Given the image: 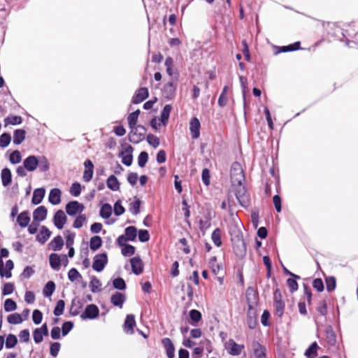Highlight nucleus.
<instances>
[{
  "label": "nucleus",
  "mask_w": 358,
  "mask_h": 358,
  "mask_svg": "<svg viewBox=\"0 0 358 358\" xmlns=\"http://www.w3.org/2000/svg\"><path fill=\"white\" fill-rule=\"evenodd\" d=\"M252 358H266V348L258 342L252 343Z\"/></svg>",
  "instance_id": "obj_18"
},
{
  "label": "nucleus",
  "mask_w": 358,
  "mask_h": 358,
  "mask_svg": "<svg viewBox=\"0 0 358 358\" xmlns=\"http://www.w3.org/2000/svg\"><path fill=\"white\" fill-rule=\"evenodd\" d=\"M1 178L3 186H8L12 181V174L10 170L8 168L3 169L1 173Z\"/></svg>",
  "instance_id": "obj_28"
},
{
  "label": "nucleus",
  "mask_w": 358,
  "mask_h": 358,
  "mask_svg": "<svg viewBox=\"0 0 358 358\" xmlns=\"http://www.w3.org/2000/svg\"><path fill=\"white\" fill-rule=\"evenodd\" d=\"M101 284L100 280L96 277L93 276L90 282V287L92 292H96L100 291V287Z\"/></svg>",
  "instance_id": "obj_48"
},
{
  "label": "nucleus",
  "mask_w": 358,
  "mask_h": 358,
  "mask_svg": "<svg viewBox=\"0 0 358 358\" xmlns=\"http://www.w3.org/2000/svg\"><path fill=\"white\" fill-rule=\"evenodd\" d=\"M125 300L126 298L124 294L118 292L113 294L110 298V301L113 303V305L115 306H118L120 308L122 307Z\"/></svg>",
  "instance_id": "obj_24"
},
{
  "label": "nucleus",
  "mask_w": 358,
  "mask_h": 358,
  "mask_svg": "<svg viewBox=\"0 0 358 358\" xmlns=\"http://www.w3.org/2000/svg\"><path fill=\"white\" fill-rule=\"evenodd\" d=\"M99 314V308L94 304L87 305L81 314L80 317L82 320H93L96 318Z\"/></svg>",
  "instance_id": "obj_8"
},
{
  "label": "nucleus",
  "mask_w": 358,
  "mask_h": 358,
  "mask_svg": "<svg viewBox=\"0 0 358 358\" xmlns=\"http://www.w3.org/2000/svg\"><path fill=\"white\" fill-rule=\"evenodd\" d=\"M209 265L212 270V272L215 275H218L220 273V271L222 269V265L217 263L215 257H213L210 259Z\"/></svg>",
  "instance_id": "obj_41"
},
{
  "label": "nucleus",
  "mask_w": 358,
  "mask_h": 358,
  "mask_svg": "<svg viewBox=\"0 0 358 358\" xmlns=\"http://www.w3.org/2000/svg\"><path fill=\"white\" fill-rule=\"evenodd\" d=\"M60 348H61V345L59 342H55V343H52L50 345V355L54 357H56L58 354H59V352L60 350Z\"/></svg>",
  "instance_id": "obj_62"
},
{
  "label": "nucleus",
  "mask_w": 358,
  "mask_h": 358,
  "mask_svg": "<svg viewBox=\"0 0 358 358\" xmlns=\"http://www.w3.org/2000/svg\"><path fill=\"white\" fill-rule=\"evenodd\" d=\"M23 165L28 171H34L38 166V158L34 155L27 157L23 162Z\"/></svg>",
  "instance_id": "obj_16"
},
{
  "label": "nucleus",
  "mask_w": 358,
  "mask_h": 358,
  "mask_svg": "<svg viewBox=\"0 0 358 358\" xmlns=\"http://www.w3.org/2000/svg\"><path fill=\"white\" fill-rule=\"evenodd\" d=\"M8 322L13 324H17L22 322L23 320L19 313H13L8 316Z\"/></svg>",
  "instance_id": "obj_43"
},
{
  "label": "nucleus",
  "mask_w": 358,
  "mask_h": 358,
  "mask_svg": "<svg viewBox=\"0 0 358 358\" xmlns=\"http://www.w3.org/2000/svg\"><path fill=\"white\" fill-rule=\"evenodd\" d=\"M132 152H133V148L129 145L119 155V156L122 157V162L127 166H131L132 164V162H133Z\"/></svg>",
  "instance_id": "obj_11"
},
{
  "label": "nucleus",
  "mask_w": 358,
  "mask_h": 358,
  "mask_svg": "<svg viewBox=\"0 0 358 358\" xmlns=\"http://www.w3.org/2000/svg\"><path fill=\"white\" fill-rule=\"evenodd\" d=\"M108 263V257L106 253L97 254L94 257L92 268L97 272H101L103 270Z\"/></svg>",
  "instance_id": "obj_5"
},
{
  "label": "nucleus",
  "mask_w": 358,
  "mask_h": 358,
  "mask_svg": "<svg viewBox=\"0 0 358 358\" xmlns=\"http://www.w3.org/2000/svg\"><path fill=\"white\" fill-rule=\"evenodd\" d=\"M14 264L12 260H7L3 266V262L2 259H0V275L1 277H6V278H9L11 277V270L13 268Z\"/></svg>",
  "instance_id": "obj_12"
},
{
  "label": "nucleus",
  "mask_w": 358,
  "mask_h": 358,
  "mask_svg": "<svg viewBox=\"0 0 358 358\" xmlns=\"http://www.w3.org/2000/svg\"><path fill=\"white\" fill-rule=\"evenodd\" d=\"M48 214L47 208L44 206H41L36 208L33 213L34 221L39 222L46 219Z\"/></svg>",
  "instance_id": "obj_17"
},
{
  "label": "nucleus",
  "mask_w": 358,
  "mask_h": 358,
  "mask_svg": "<svg viewBox=\"0 0 358 358\" xmlns=\"http://www.w3.org/2000/svg\"><path fill=\"white\" fill-rule=\"evenodd\" d=\"M106 185L112 191H117L120 189V182L117 178L113 175H111L108 178Z\"/></svg>",
  "instance_id": "obj_32"
},
{
  "label": "nucleus",
  "mask_w": 358,
  "mask_h": 358,
  "mask_svg": "<svg viewBox=\"0 0 358 358\" xmlns=\"http://www.w3.org/2000/svg\"><path fill=\"white\" fill-rule=\"evenodd\" d=\"M38 166L41 171H46L49 169V162L46 157L42 156L38 159Z\"/></svg>",
  "instance_id": "obj_56"
},
{
  "label": "nucleus",
  "mask_w": 358,
  "mask_h": 358,
  "mask_svg": "<svg viewBox=\"0 0 358 358\" xmlns=\"http://www.w3.org/2000/svg\"><path fill=\"white\" fill-rule=\"evenodd\" d=\"M231 178L233 184L245 182V176L240 163L234 162L231 168Z\"/></svg>",
  "instance_id": "obj_2"
},
{
  "label": "nucleus",
  "mask_w": 358,
  "mask_h": 358,
  "mask_svg": "<svg viewBox=\"0 0 358 358\" xmlns=\"http://www.w3.org/2000/svg\"><path fill=\"white\" fill-rule=\"evenodd\" d=\"M17 342V337L13 334H9L6 338V348L8 349L12 348L15 346Z\"/></svg>",
  "instance_id": "obj_57"
},
{
  "label": "nucleus",
  "mask_w": 358,
  "mask_h": 358,
  "mask_svg": "<svg viewBox=\"0 0 358 358\" xmlns=\"http://www.w3.org/2000/svg\"><path fill=\"white\" fill-rule=\"evenodd\" d=\"M9 160L11 164H16L21 162L22 156L18 150L13 151L9 157Z\"/></svg>",
  "instance_id": "obj_53"
},
{
  "label": "nucleus",
  "mask_w": 358,
  "mask_h": 358,
  "mask_svg": "<svg viewBox=\"0 0 358 358\" xmlns=\"http://www.w3.org/2000/svg\"><path fill=\"white\" fill-rule=\"evenodd\" d=\"M84 205L77 201H70L66 205V213L70 216H75L77 214H82V212L84 210Z\"/></svg>",
  "instance_id": "obj_6"
},
{
  "label": "nucleus",
  "mask_w": 358,
  "mask_h": 358,
  "mask_svg": "<svg viewBox=\"0 0 358 358\" xmlns=\"http://www.w3.org/2000/svg\"><path fill=\"white\" fill-rule=\"evenodd\" d=\"M49 262L51 268L55 271H59L62 264L61 257L56 253L50 254Z\"/></svg>",
  "instance_id": "obj_25"
},
{
  "label": "nucleus",
  "mask_w": 358,
  "mask_h": 358,
  "mask_svg": "<svg viewBox=\"0 0 358 358\" xmlns=\"http://www.w3.org/2000/svg\"><path fill=\"white\" fill-rule=\"evenodd\" d=\"M140 205L141 201L138 199H136L134 201L131 202L129 205V210L133 215H137L139 213L140 210Z\"/></svg>",
  "instance_id": "obj_55"
},
{
  "label": "nucleus",
  "mask_w": 358,
  "mask_h": 358,
  "mask_svg": "<svg viewBox=\"0 0 358 358\" xmlns=\"http://www.w3.org/2000/svg\"><path fill=\"white\" fill-rule=\"evenodd\" d=\"M61 191L58 188L52 189L50 192L48 201L53 205H57L61 202Z\"/></svg>",
  "instance_id": "obj_23"
},
{
  "label": "nucleus",
  "mask_w": 358,
  "mask_h": 358,
  "mask_svg": "<svg viewBox=\"0 0 358 358\" xmlns=\"http://www.w3.org/2000/svg\"><path fill=\"white\" fill-rule=\"evenodd\" d=\"M68 278L70 281L73 282L78 279H81L82 275L76 268H73L69 270L68 273Z\"/></svg>",
  "instance_id": "obj_58"
},
{
  "label": "nucleus",
  "mask_w": 358,
  "mask_h": 358,
  "mask_svg": "<svg viewBox=\"0 0 358 358\" xmlns=\"http://www.w3.org/2000/svg\"><path fill=\"white\" fill-rule=\"evenodd\" d=\"M65 303L64 300H59L57 302V305L54 310V315L56 316H59L63 314L64 310Z\"/></svg>",
  "instance_id": "obj_51"
},
{
  "label": "nucleus",
  "mask_w": 358,
  "mask_h": 358,
  "mask_svg": "<svg viewBox=\"0 0 358 358\" xmlns=\"http://www.w3.org/2000/svg\"><path fill=\"white\" fill-rule=\"evenodd\" d=\"M148 143L153 148H156L159 145V139L153 134H148L147 136Z\"/></svg>",
  "instance_id": "obj_63"
},
{
  "label": "nucleus",
  "mask_w": 358,
  "mask_h": 358,
  "mask_svg": "<svg viewBox=\"0 0 358 358\" xmlns=\"http://www.w3.org/2000/svg\"><path fill=\"white\" fill-rule=\"evenodd\" d=\"M113 285L114 288L119 290H124L126 289L125 281L122 278H117L113 280Z\"/></svg>",
  "instance_id": "obj_54"
},
{
  "label": "nucleus",
  "mask_w": 358,
  "mask_h": 358,
  "mask_svg": "<svg viewBox=\"0 0 358 358\" xmlns=\"http://www.w3.org/2000/svg\"><path fill=\"white\" fill-rule=\"evenodd\" d=\"M326 339L330 345H334L336 343V336L331 328H329L325 331Z\"/></svg>",
  "instance_id": "obj_59"
},
{
  "label": "nucleus",
  "mask_w": 358,
  "mask_h": 358,
  "mask_svg": "<svg viewBox=\"0 0 358 358\" xmlns=\"http://www.w3.org/2000/svg\"><path fill=\"white\" fill-rule=\"evenodd\" d=\"M17 309L16 303L11 299H7L4 302V310L6 312L13 311Z\"/></svg>",
  "instance_id": "obj_49"
},
{
  "label": "nucleus",
  "mask_w": 358,
  "mask_h": 358,
  "mask_svg": "<svg viewBox=\"0 0 358 358\" xmlns=\"http://www.w3.org/2000/svg\"><path fill=\"white\" fill-rule=\"evenodd\" d=\"M112 214V207L108 203H105L102 206L100 210V216L104 219H108Z\"/></svg>",
  "instance_id": "obj_40"
},
{
  "label": "nucleus",
  "mask_w": 358,
  "mask_h": 358,
  "mask_svg": "<svg viewBox=\"0 0 358 358\" xmlns=\"http://www.w3.org/2000/svg\"><path fill=\"white\" fill-rule=\"evenodd\" d=\"M67 220V217L62 210H57L53 217V222L55 226L59 229H63Z\"/></svg>",
  "instance_id": "obj_13"
},
{
  "label": "nucleus",
  "mask_w": 358,
  "mask_h": 358,
  "mask_svg": "<svg viewBox=\"0 0 358 358\" xmlns=\"http://www.w3.org/2000/svg\"><path fill=\"white\" fill-rule=\"evenodd\" d=\"M4 121L6 124L17 125L22 123V119L20 116L12 115L5 118Z\"/></svg>",
  "instance_id": "obj_45"
},
{
  "label": "nucleus",
  "mask_w": 358,
  "mask_h": 358,
  "mask_svg": "<svg viewBox=\"0 0 358 358\" xmlns=\"http://www.w3.org/2000/svg\"><path fill=\"white\" fill-rule=\"evenodd\" d=\"M177 85V80H172L171 81L167 83L164 86V89L162 91L164 96L169 100L173 99L176 95Z\"/></svg>",
  "instance_id": "obj_9"
},
{
  "label": "nucleus",
  "mask_w": 358,
  "mask_h": 358,
  "mask_svg": "<svg viewBox=\"0 0 358 358\" xmlns=\"http://www.w3.org/2000/svg\"><path fill=\"white\" fill-rule=\"evenodd\" d=\"M172 106L170 104L166 105L161 113L160 121L165 126L169 120Z\"/></svg>",
  "instance_id": "obj_33"
},
{
  "label": "nucleus",
  "mask_w": 358,
  "mask_h": 358,
  "mask_svg": "<svg viewBox=\"0 0 358 358\" xmlns=\"http://www.w3.org/2000/svg\"><path fill=\"white\" fill-rule=\"evenodd\" d=\"M124 236L129 241H135L137 236V229L134 226L127 227L124 230Z\"/></svg>",
  "instance_id": "obj_34"
},
{
  "label": "nucleus",
  "mask_w": 358,
  "mask_h": 358,
  "mask_svg": "<svg viewBox=\"0 0 358 358\" xmlns=\"http://www.w3.org/2000/svg\"><path fill=\"white\" fill-rule=\"evenodd\" d=\"M189 315L191 320L190 324L194 326H196L202 317L201 313L195 309L191 310L189 313Z\"/></svg>",
  "instance_id": "obj_35"
},
{
  "label": "nucleus",
  "mask_w": 358,
  "mask_h": 358,
  "mask_svg": "<svg viewBox=\"0 0 358 358\" xmlns=\"http://www.w3.org/2000/svg\"><path fill=\"white\" fill-rule=\"evenodd\" d=\"M274 308L275 314L278 317H282L284 313L285 303L282 300V295L279 290L274 292Z\"/></svg>",
  "instance_id": "obj_10"
},
{
  "label": "nucleus",
  "mask_w": 358,
  "mask_h": 358,
  "mask_svg": "<svg viewBox=\"0 0 358 358\" xmlns=\"http://www.w3.org/2000/svg\"><path fill=\"white\" fill-rule=\"evenodd\" d=\"M17 222L21 227H26L30 222V217L27 211L21 213L17 217Z\"/></svg>",
  "instance_id": "obj_31"
},
{
  "label": "nucleus",
  "mask_w": 358,
  "mask_h": 358,
  "mask_svg": "<svg viewBox=\"0 0 358 358\" xmlns=\"http://www.w3.org/2000/svg\"><path fill=\"white\" fill-rule=\"evenodd\" d=\"M200 127L201 124L199 119L196 117H192L189 122V130L192 138L196 139L199 137Z\"/></svg>",
  "instance_id": "obj_14"
},
{
  "label": "nucleus",
  "mask_w": 358,
  "mask_h": 358,
  "mask_svg": "<svg viewBox=\"0 0 358 358\" xmlns=\"http://www.w3.org/2000/svg\"><path fill=\"white\" fill-rule=\"evenodd\" d=\"M50 235L51 231L45 226H42L40 233L36 236V240L43 244L48 241Z\"/></svg>",
  "instance_id": "obj_27"
},
{
  "label": "nucleus",
  "mask_w": 358,
  "mask_h": 358,
  "mask_svg": "<svg viewBox=\"0 0 358 358\" xmlns=\"http://www.w3.org/2000/svg\"><path fill=\"white\" fill-rule=\"evenodd\" d=\"M131 269L134 273L139 275L143 272V264L138 257H135L130 260Z\"/></svg>",
  "instance_id": "obj_20"
},
{
  "label": "nucleus",
  "mask_w": 358,
  "mask_h": 358,
  "mask_svg": "<svg viewBox=\"0 0 358 358\" xmlns=\"http://www.w3.org/2000/svg\"><path fill=\"white\" fill-rule=\"evenodd\" d=\"M11 141V136L8 133H3L0 136V146L1 148L7 147Z\"/></svg>",
  "instance_id": "obj_50"
},
{
  "label": "nucleus",
  "mask_w": 358,
  "mask_h": 358,
  "mask_svg": "<svg viewBox=\"0 0 358 358\" xmlns=\"http://www.w3.org/2000/svg\"><path fill=\"white\" fill-rule=\"evenodd\" d=\"M50 246L54 251L60 250L64 245V241L61 236H57L50 243Z\"/></svg>",
  "instance_id": "obj_30"
},
{
  "label": "nucleus",
  "mask_w": 358,
  "mask_h": 358,
  "mask_svg": "<svg viewBox=\"0 0 358 358\" xmlns=\"http://www.w3.org/2000/svg\"><path fill=\"white\" fill-rule=\"evenodd\" d=\"M148 160V154L143 151L140 153L138 157V164L140 167H144Z\"/></svg>",
  "instance_id": "obj_61"
},
{
  "label": "nucleus",
  "mask_w": 358,
  "mask_h": 358,
  "mask_svg": "<svg viewBox=\"0 0 358 358\" xmlns=\"http://www.w3.org/2000/svg\"><path fill=\"white\" fill-rule=\"evenodd\" d=\"M45 190L44 188H38L34 191L31 202L34 205H38L43 199L45 196Z\"/></svg>",
  "instance_id": "obj_26"
},
{
  "label": "nucleus",
  "mask_w": 358,
  "mask_h": 358,
  "mask_svg": "<svg viewBox=\"0 0 358 358\" xmlns=\"http://www.w3.org/2000/svg\"><path fill=\"white\" fill-rule=\"evenodd\" d=\"M81 308L82 306L79 301L73 300L69 311L70 314L73 316L78 315Z\"/></svg>",
  "instance_id": "obj_46"
},
{
  "label": "nucleus",
  "mask_w": 358,
  "mask_h": 358,
  "mask_svg": "<svg viewBox=\"0 0 358 358\" xmlns=\"http://www.w3.org/2000/svg\"><path fill=\"white\" fill-rule=\"evenodd\" d=\"M135 247L127 244L122 248V254L126 257L131 256L135 253Z\"/></svg>",
  "instance_id": "obj_60"
},
{
  "label": "nucleus",
  "mask_w": 358,
  "mask_h": 358,
  "mask_svg": "<svg viewBox=\"0 0 358 358\" xmlns=\"http://www.w3.org/2000/svg\"><path fill=\"white\" fill-rule=\"evenodd\" d=\"M84 166L85 167V170L83 173V180L85 182H90L93 176L94 165L91 160L87 159L84 163Z\"/></svg>",
  "instance_id": "obj_19"
},
{
  "label": "nucleus",
  "mask_w": 358,
  "mask_h": 358,
  "mask_svg": "<svg viewBox=\"0 0 358 358\" xmlns=\"http://www.w3.org/2000/svg\"><path fill=\"white\" fill-rule=\"evenodd\" d=\"M318 348V345L316 342L313 343L309 348L306 350L305 355L311 358L312 357L317 355V350Z\"/></svg>",
  "instance_id": "obj_47"
},
{
  "label": "nucleus",
  "mask_w": 358,
  "mask_h": 358,
  "mask_svg": "<svg viewBox=\"0 0 358 358\" xmlns=\"http://www.w3.org/2000/svg\"><path fill=\"white\" fill-rule=\"evenodd\" d=\"M26 132L24 129H18L13 133V143L15 145L21 144L25 139Z\"/></svg>",
  "instance_id": "obj_29"
},
{
  "label": "nucleus",
  "mask_w": 358,
  "mask_h": 358,
  "mask_svg": "<svg viewBox=\"0 0 358 358\" xmlns=\"http://www.w3.org/2000/svg\"><path fill=\"white\" fill-rule=\"evenodd\" d=\"M232 189L240 205L246 208L250 204V195L244 185V182L232 183Z\"/></svg>",
  "instance_id": "obj_1"
},
{
  "label": "nucleus",
  "mask_w": 358,
  "mask_h": 358,
  "mask_svg": "<svg viewBox=\"0 0 358 358\" xmlns=\"http://www.w3.org/2000/svg\"><path fill=\"white\" fill-rule=\"evenodd\" d=\"M225 349L228 353L233 356H238L241 354L244 348L243 345L237 344L233 339H229L224 344Z\"/></svg>",
  "instance_id": "obj_7"
},
{
  "label": "nucleus",
  "mask_w": 358,
  "mask_h": 358,
  "mask_svg": "<svg viewBox=\"0 0 358 358\" xmlns=\"http://www.w3.org/2000/svg\"><path fill=\"white\" fill-rule=\"evenodd\" d=\"M211 238L213 243L217 246L220 247L222 245L221 240V231L219 228L215 229L211 235Z\"/></svg>",
  "instance_id": "obj_42"
},
{
  "label": "nucleus",
  "mask_w": 358,
  "mask_h": 358,
  "mask_svg": "<svg viewBox=\"0 0 358 358\" xmlns=\"http://www.w3.org/2000/svg\"><path fill=\"white\" fill-rule=\"evenodd\" d=\"M32 320L35 324H39L43 320V313L39 310H34L32 313Z\"/></svg>",
  "instance_id": "obj_64"
},
{
  "label": "nucleus",
  "mask_w": 358,
  "mask_h": 358,
  "mask_svg": "<svg viewBox=\"0 0 358 358\" xmlns=\"http://www.w3.org/2000/svg\"><path fill=\"white\" fill-rule=\"evenodd\" d=\"M228 90L227 86H224L222 89V92L218 99V104L220 107L225 106L228 103V96L227 95Z\"/></svg>",
  "instance_id": "obj_39"
},
{
  "label": "nucleus",
  "mask_w": 358,
  "mask_h": 358,
  "mask_svg": "<svg viewBox=\"0 0 358 358\" xmlns=\"http://www.w3.org/2000/svg\"><path fill=\"white\" fill-rule=\"evenodd\" d=\"M64 234L66 236V247L73 246L76 234L69 230L65 231Z\"/></svg>",
  "instance_id": "obj_52"
},
{
  "label": "nucleus",
  "mask_w": 358,
  "mask_h": 358,
  "mask_svg": "<svg viewBox=\"0 0 358 358\" xmlns=\"http://www.w3.org/2000/svg\"><path fill=\"white\" fill-rule=\"evenodd\" d=\"M102 245V240L100 236H95L91 238L90 241V249L93 251L97 250Z\"/></svg>",
  "instance_id": "obj_38"
},
{
  "label": "nucleus",
  "mask_w": 358,
  "mask_h": 358,
  "mask_svg": "<svg viewBox=\"0 0 358 358\" xmlns=\"http://www.w3.org/2000/svg\"><path fill=\"white\" fill-rule=\"evenodd\" d=\"M55 289V284L53 281H48L43 289V294L45 297L52 296Z\"/></svg>",
  "instance_id": "obj_36"
},
{
  "label": "nucleus",
  "mask_w": 358,
  "mask_h": 358,
  "mask_svg": "<svg viewBox=\"0 0 358 358\" xmlns=\"http://www.w3.org/2000/svg\"><path fill=\"white\" fill-rule=\"evenodd\" d=\"M246 296H247L248 306L250 308L248 324V327H250V329H254L256 326L257 322H256L255 318H253L251 316V313H252L251 308H252V303H254V301H252L251 296H252L255 299V290L252 287H249L247 289Z\"/></svg>",
  "instance_id": "obj_4"
},
{
  "label": "nucleus",
  "mask_w": 358,
  "mask_h": 358,
  "mask_svg": "<svg viewBox=\"0 0 358 358\" xmlns=\"http://www.w3.org/2000/svg\"><path fill=\"white\" fill-rule=\"evenodd\" d=\"M87 217L84 214H80L74 220L73 224V227L76 229H79L83 227V225L86 222Z\"/></svg>",
  "instance_id": "obj_44"
},
{
  "label": "nucleus",
  "mask_w": 358,
  "mask_h": 358,
  "mask_svg": "<svg viewBox=\"0 0 358 358\" xmlns=\"http://www.w3.org/2000/svg\"><path fill=\"white\" fill-rule=\"evenodd\" d=\"M148 94L149 93L147 87H141L135 93V95L132 99V103L134 104L141 103L148 98Z\"/></svg>",
  "instance_id": "obj_15"
},
{
  "label": "nucleus",
  "mask_w": 358,
  "mask_h": 358,
  "mask_svg": "<svg viewBox=\"0 0 358 358\" xmlns=\"http://www.w3.org/2000/svg\"><path fill=\"white\" fill-rule=\"evenodd\" d=\"M146 129L143 125H138L134 129H131L129 134V140L131 143L137 144L145 138Z\"/></svg>",
  "instance_id": "obj_3"
},
{
  "label": "nucleus",
  "mask_w": 358,
  "mask_h": 358,
  "mask_svg": "<svg viewBox=\"0 0 358 358\" xmlns=\"http://www.w3.org/2000/svg\"><path fill=\"white\" fill-rule=\"evenodd\" d=\"M139 113H140V110H136V111L129 114V115L128 117V124H129V127L131 129L137 127L136 124L138 122V117Z\"/></svg>",
  "instance_id": "obj_37"
},
{
  "label": "nucleus",
  "mask_w": 358,
  "mask_h": 358,
  "mask_svg": "<svg viewBox=\"0 0 358 358\" xmlns=\"http://www.w3.org/2000/svg\"><path fill=\"white\" fill-rule=\"evenodd\" d=\"M162 343L166 349L168 358H173L175 357V348L171 339L164 338L162 339Z\"/></svg>",
  "instance_id": "obj_22"
},
{
  "label": "nucleus",
  "mask_w": 358,
  "mask_h": 358,
  "mask_svg": "<svg viewBox=\"0 0 358 358\" xmlns=\"http://www.w3.org/2000/svg\"><path fill=\"white\" fill-rule=\"evenodd\" d=\"M136 326V320L134 315H128L124 323V330L127 334H132L134 327Z\"/></svg>",
  "instance_id": "obj_21"
}]
</instances>
